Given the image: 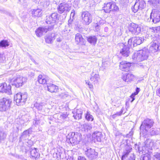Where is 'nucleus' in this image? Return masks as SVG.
Segmentation results:
<instances>
[{"label":"nucleus","mask_w":160,"mask_h":160,"mask_svg":"<svg viewBox=\"0 0 160 160\" xmlns=\"http://www.w3.org/2000/svg\"><path fill=\"white\" fill-rule=\"evenodd\" d=\"M148 55V50L147 49H144L134 53L132 56V58L134 62H140L147 59Z\"/></svg>","instance_id":"nucleus-1"},{"label":"nucleus","mask_w":160,"mask_h":160,"mask_svg":"<svg viewBox=\"0 0 160 160\" xmlns=\"http://www.w3.org/2000/svg\"><path fill=\"white\" fill-rule=\"evenodd\" d=\"M27 79L20 75H17L14 77L10 81V83L17 88L22 86L27 81Z\"/></svg>","instance_id":"nucleus-2"},{"label":"nucleus","mask_w":160,"mask_h":160,"mask_svg":"<svg viewBox=\"0 0 160 160\" xmlns=\"http://www.w3.org/2000/svg\"><path fill=\"white\" fill-rule=\"evenodd\" d=\"M81 137L82 135L80 133L77 132L70 133L67 137L69 139L70 142L73 146L79 143L81 140Z\"/></svg>","instance_id":"nucleus-3"},{"label":"nucleus","mask_w":160,"mask_h":160,"mask_svg":"<svg viewBox=\"0 0 160 160\" xmlns=\"http://www.w3.org/2000/svg\"><path fill=\"white\" fill-rule=\"evenodd\" d=\"M83 150L85 151V154L90 160L96 159L98 157V153L94 149H92L86 145L84 146Z\"/></svg>","instance_id":"nucleus-4"},{"label":"nucleus","mask_w":160,"mask_h":160,"mask_svg":"<svg viewBox=\"0 0 160 160\" xmlns=\"http://www.w3.org/2000/svg\"><path fill=\"white\" fill-rule=\"evenodd\" d=\"M28 95L26 93H18L14 97L18 105H23L26 101Z\"/></svg>","instance_id":"nucleus-5"},{"label":"nucleus","mask_w":160,"mask_h":160,"mask_svg":"<svg viewBox=\"0 0 160 160\" xmlns=\"http://www.w3.org/2000/svg\"><path fill=\"white\" fill-rule=\"evenodd\" d=\"M12 102L11 100L6 98H3L0 99V111L5 112L10 108Z\"/></svg>","instance_id":"nucleus-6"},{"label":"nucleus","mask_w":160,"mask_h":160,"mask_svg":"<svg viewBox=\"0 0 160 160\" xmlns=\"http://www.w3.org/2000/svg\"><path fill=\"white\" fill-rule=\"evenodd\" d=\"M53 28V25L40 27L36 30L35 33L37 37H40L48 31L52 30Z\"/></svg>","instance_id":"nucleus-7"},{"label":"nucleus","mask_w":160,"mask_h":160,"mask_svg":"<svg viewBox=\"0 0 160 160\" xmlns=\"http://www.w3.org/2000/svg\"><path fill=\"white\" fill-rule=\"evenodd\" d=\"M81 18L82 23L85 25H88L92 22V15L88 11L82 12L81 14Z\"/></svg>","instance_id":"nucleus-8"},{"label":"nucleus","mask_w":160,"mask_h":160,"mask_svg":"<svg viewBox=\"0 0 160 160\" xmlns=\"http://www.w3.org/2000/svg\"><path fill=\"white\" fill-rule=\"evenodd\" d=\"M150 21L154 23L160 21V12L157 9H153L150 14Z\"/></svg>","instance_id":"nucleus-9"},{"label":"nucleus","mask_w":160,"mask_h":160,"mask_svg":"<svg viewBox=\"0 0 160 160\" xmlns=\"http://www.w3.org/2000/svg\"><path fill=\"white\" fill-rule=\"evenodd\" d=\"M146 4L143 0H137L133 7H132L133 12H137L138 10H142L146 7Z\"/></svg>","instance_id":"nucleus-10"},{"label":"nucleus","mask_w":160,"mask_h":160,"mask_svg":"<svg viewBox=\"0 0 160 160\" xmlns=\"http://www.w3.org/2000/svg\"><path fill=\"white\" fill-rule=\"evenodd\" d=\"M71 5L67 3L63 2L60 3L58 6L57 9L59 13H62L69 12L71 9Z\"/></svg>","instance_id":"nucleus-11"},{"label":"nucleus","mask_w":160,"mask_h":160,"mask_svg":"<svg viewBox=\"0 0 160 160\" xmlns=\"http://www.w3.org/2000/svg\"><path fill=\"white\" fill-rule=\"evenodd\" d=\"M127 44L125 43H119V46L121 48L120 51V53L123 57H127L129 56L130 53L129 47L127 46Z\"/></svg>","instance_id":"nucleus-12"},{"label":"nucleus","mask_w":160,"mask_h":160,"mask_svg":"<svg viewBox=\"0 0 160 160\" xmlns=\"http://www.w3.org/2000/svg\"><path fill=\"white\" fill-rule=\"evenodd\" d=\"M154 123V122L153 120L147 118L142 122L140 128L144 129L146 131L148 132V130L153 126Z\"/></svg>","instance_id":"nucleus-13"},{"label":"nucleus","mask_w":160,"mask_h":160,"mask_svg":"<svg viewBox=\"0 0 160 160\" xmlns=\"http://www.w3.org/2000/svg\"><path fill=\"white\" fill-rule=\"evenodd\" d=\"M58 14L57 13H52L50 15L46 17V22L47 24L54 25L58 20Z\"/></svg>","instance_id":"nucleus-14"},{"label":"nucleus","mask_w":160,"mask_h":160,"mask_svg":"<svg viewBox=\"0 0 160 160\" xmlns=\"http://www.w3.org/2000/svg\"><path fill=\"white\" fill-rule=\"evenodd\" d=\"M128 28L129 31L133 34H138L141 31L140 27L134 23H130Z\"/></svg>","instance_id":"nucleus-15"},{"label":"nucleus","mask_w":160,"mask_h":160,"mask_svg":"<svg viewBox=\"0 0 160 160\" xmlns=\"http://www.w3.org/2000/svg\"><path fill=\"white\" fill-rule=\"evenodd\" d=\"M11 87L10 85H7L6 83H0V92H5L8 94H11Z\"/></svg>","instance_id":"nucleus-16"},{"label":"nucleus","mask_w":160,"mask_h":160,"mask_svg":"<svg viewBox=\"0 0 160 160\" xmlns=\"http://www.w3.org/2000/svg\"><path fill=\"white\" fill-rule=\"evenodd\" d=\"M150 52L154 53L156 52L160 51V46L158 41L154 40L153 42L151 44L149 48Z\"/></svg>","instance_id":"nucleus-17"},{"label":"nucleus","mask_w":160,"mask_h":160,"mask_svg":"<svg viewBox=\"0 0 160 160\" xmlns=\"http://www.w3.org/2000/svg\"><path fill=\"white\" fill-rule=\"evenodd\" d=\"M131 63L126 61H122L120 63V69L122 71H128L130 69Z\"/></svg>","instance_id":"nucleus-18"},{"label":"nucleus","mask_w":160,"mask_h":160,"mask_svg":"<svg viewBox=\"0 0 160 160\" xmlns=\"http://www.w3.org/2000/svg\"><path fill=\"white\" fill-rule=\"evenodd\" d=\"M145 145L146 148L149 150H152L156 145V142H154L153 140L147 139L145 142Z\"/></svg>","instance_id":"nucleus-19"},{"label":"nucleus","mask_w":160,"mask_h":160,"mask_svg":"<svg viewBox=\"0 0 160 160\" xmlns=\"http://www.w3.org/2000/svg\"><path fill=\"white\" fill-rule=\"evenodd\" d=\"M134 77V76L132 74L126 73L123 75L122 78L125 82H128L132 81Z\"/></svg>","instance_id":"nucleus-20"},{"label":"nucleus","mask_w":160,"mask_h":160,"mask_svg":"<svg viewBox=\"0 0 160 160\" xmlns=\"http://www.w3.org/2000/svg\"><path fill=\"white\" fill-rule=\"evenodd\" d=\"M55 37L56 35L54 33L47 35L45 37V42L47 43H52L55 39Z\"/></svg>","instance_id":"nucleus-21"},{"label":"nucleus","mask_w":160,"mask_h":160,"mask_svg":"<svg viewBox=\"0 0 160 160\" xmlns=\"http://www.w3.org/2000/svg\"><path fill=\"white\" fill-rule=\"evenodd\" d=\"M38 82L41 84H48L47 82H49V78L48 77H46L42 75H40L38 78Z\"/></svg>","instance_id":"nucleus-22"},{"label":"nucleus","mask_w":160,"mask_h":160,"mask_svg":"<svg viewBox=\"0 0 160 160\" xmlns=\"http://www.w3.org/2000/svg\"><path fill=\"white\" fill-rule=\"evenodd\" d=\"M92 128V125L90 124H85L81 126V130L85 133H88Z\"/></svg>","instance_id":"nucleus-23"},{"label":"nucleus","mask_w":160,"mask_h":160,"mask_svg":"<svg viewBox=\"0 0 160 160\" xmlns=\"http://www.w3.org/2000/svg\"><path fill=\"white\" fill-rule=\"evenodd\" d=\"M134 47L140 44L144 40L143 38L139 37H132Z\"/></svg>","instance_id":"nucleus-24"},{"label":"nucleus","mask_w":160,"mask_h":160,"mask_svg":"<svg viewBox=\"0 0 160 160\" xmlns=\"http://www.w3.org/2000/svg\"><path fill=\"white\" fill-rule=\"evenodd\" d=\"M73 113V117L74 119L76 120H79L81 118L82 111L81 109L77 110L76 111H74Z\"/></svg>","instance_id":"nucleus-25"},{"label":"nucleus","mask_w":160,"mask_h":160,"mask_svg":"<svg viewBox=\"0 0 160 160\" xmlns=\"http://www.w3.org/2000/svg\"><path fill=\"white\" fill-rule=\"evenodd\" d=\"M47 87L48 90L52 93L57 92L58 89V86L51 83L47 84Z\"/></svg>","instance_id":"nucleus-26"},{"label":"nucleus","mask_w":160,"mask_h":160,"mask_svg":"<svg viewBox=\"0 0 160 160\" xmlns=\"http://www.w3.org/2000/svg\"><path fill=\"white\" fill-rule=\"evenodd\" d=\"M46 105V103L43 102L40 103L36 102L34 104V107L36 108L38 110L42 111V112L45 111L44 108Z\"/></svg>","instance_id":"nucleus-27"},{"label":"nucleus","mask_w":160,"mask_h":160,"mask_svg":"<svg viewBox=\"0 0 160 160\" xmlns=\"http://www.w3.org/2000/svg\"><path fill=\"white\" fill-rule=\"evenodd\" d=\"M102 133L101 132H95L92 134V137L98 142H101Z\"/></svg>","instance_id":"nucleus-28"},{"label":"nucleus","mask_w":160,"mask_h":160,"mask_svg":"<svg viewBox=\"0 0 160 160\" xmlns=\"http://www.w3.org/2000/svg\"><path fill=\"white\" fill-rule=\"evenodd\" d=\"M87 40L90 44L95 45L96 43L97 39L95 36H89L87 37Z\"/></svg>","instance_id":"nucleus-29"},{"label":"nucleus","mask_w":160,"mask_h":160,"mask_svg":"<svg viewBox=\"0 0 160 160\" xmlns=\"http://www.w3.org/2000/svg\"><path fill=\"white\" fill-rule=\"evenodd\" d=\"M160 129L158 128H152L149 132V135L151 136L158 135L159 134Z\"/></svg>","instance_id":"nucleus-30"},{"label":"nucleus","mask_w":160,"mask_h":160,"mask_svg":"<svg viewBox=\"0 0 160 160\" xmlns=\"http://www.w3.org/2000/svg\"><path fill=\"white\" fill-rule=\"evenodd\" d=\"M111 6L110 8V12H118L119 11V8L114 2H111Z\"/></svg>","instance_id":"nucleus-31"},{"label":"nucleus","mask_w":160,"mask_h":160,"mask_svg":"<svg viewBox=\"0 0 160 160\" xmlns=\"http://www.w3.org/2000/svg\"><path fill=\"white\" fill-rule=\"evenodd\" d=\"M83 39L82 35L80 33H77L76 35L75 40L77 44H78L80 42H82Z\"/></svg>","instance_id":"nucleus-32"},{"label":"nucleus","mask_w":160,"mask_h":160,"mask_svg":"<svg viewBox=\"0 0 160 160\" xmlns=\"http://www.w3.org/2000/svg\"><path fill=\"white\" fill-rule=\"evenodd\" d=\"M32 13L33 16L39 17L41 16L42 12L41 10L40 9H38L35 10H33L32 11Z\"/></svg>","instance_id":"nucleus-33"},{"label":"nucleus","mask_w":160,"mask_h":160,"mask_svg":"<svg viewBox=\"0 0 160 160\" xmlns=\"http://www.w3.org/2000/svg\"><path fill=\"white\" fill-rule=\"evenodd\" d=\"M110 3L111 2L104 4V6L103 8V10L106 13H110V6H111Z\"/></svg>","instance_id":"nucleus-34"},{"label":"nucleus","mask_w":160,"mask_h":160,"mask_svg":"<svg viewBox=\"0 0 160 160\" xmlns=\"http://www.w3.org/2000/svg\"><path fill=\"white\" fill-rule=\"evenodd\" d=\"M37 149L35 148H34L33 149L32 148L31 149L30 153L32 157L37 158L39 156V154L37 151Z\"/></svg>","instance_id":"nucleus-35"},{"label":"nucleus","mask_w":160,"mask_h":160,"mask_svg":"<svg viewBox=\"0 0 160 160\" xmlns=\"http://www.w3.org/2000/svg\"><path fill=\"white\" fill-rule=\"evenodd\" d=\"M32 128H29V129L24 131L22 134L21 138H26L29 136L30 132L32 131Z\"/></svg>","instance_id":"nucleus-36"},{"label":"nucleus","mask_w":160,"mask_h":160,"mask_svg":"<svg viewBox=\"0 0 160 160\" xmlns=\"http://www.w3.org/2000/svg\"><path fill=\"white\" fill-rule=\"evenodd\" d=\"M91 77L90 78V80L92 82L98 81L99 78V75L97 74H94L93 72L91 74Z\"/></svg>","instance_id":"nucleus-37"},{"label":"nucleus","mask_w":160,"mask_h":160,"mask_svg":"<svg viewBox=\"0 0 160 160\" xmlns=\"http://www.w3.org/2000/svg\"><path fill=\"white\" fill-rule=\"evenodd\" d=\"M68 115L67 113H62L58 117V119L61 122H63L68 119Z\"/></svg>","instance_id":"nucleus-38"},{"label":"nucleus","mask_w":160,"mask_h":160,"mask_svg":"<svg viewBox=\"0 0 160 160\" xmlns=\"http://www.w3.org/2000/svg\"><path fill=\"white\" fill-rule=\"evenodd\" d=\"M7 135L2 128H0V142L6 138Z\"/></svg>","instance_id":"nucleus-39"},{"label":"nucleus","mask_w":160,"mask_h":160,"mask_svg":"<svg viewBox=\"0 0 160 160\" xmlns=\"http://www.w3.org/2000/svg\"><path fill=\"white\" fill-rule=\"evenodd\" d=\"M9 45V42L7 40H2L0 42V47L2 48H6Z\"/></svg>","instance_id":"nucleus-40"},{"label":"nucleus","mask_w":160,"mask_h":160,"mask_svg":"<svg viewBox=\"0 0 160 160\" xmlns=\"http://www.w3.org/2000/svg\"><path fill=\"white\" fill-rule=\"evenodd\" d=\"M85 118L88 121H92L94 119L93 117L88 112H87L85 116Z\"/></svg>","instance_id":"nucleus-41"},{"label":"nucleus","mask_w":160,"mask_h":160,"mask_svg":"<svg viewBox=\"0 0 160 160\" xmlns=\"http://www.w3.org/2000/svg\"><path fill=\"white\" fill-rule=\"evenodd\" d=\"M70 30L68 29V26H65L64 28L62 30V32L63 34H67L69 32Z\"/></svg>","instance_id":"nucleus-42"},{"label":"nucleus","mask_w":160,"mask_h":160,"mask_svg":"<svg viewBox=\"0 0 160 160\" xmlns=\"http://www.w3.org/2000/svg\"><path fill=\"white\" fill-rule=\"evenodd\" d=\"M57 157L58 159H63L65 157V154L64 153L62 152H58L56 153Z\"/></svg>","instance_id":"nucleus-43"},{"label":"nucleus","mask_w":160,"mask_h":160,"mask_svg":"<svg viewBox=\"0 0 160 160\" xmlns=\"http://www.w3.org/2000/svg\"><path fill=\"white\" fill-rule=\"evenodd\" d=\"M6 60V58L4 54L0 53V64L4 63Z\"/></svg>","instance_id":"nucleus-44"},{"label":"nucleus","mask_w":160,"mask_h":160,"mask_svg":"<svg viewBox=\"0 0 160 160\" xmlns=\"http://www.w3.org/2000/svg\"><path fill=\"white\" fill-rule=\"evenodd\" d=\"M153 158L154 160H160V154L158 152L154 153Z\"/></svg>","instance_id":"nucleus-45"},{"label":"nucleus","mask_w":160,"mask_h":160,"mask_svg":"<svg viewBox=\"0 0 160 160\" xmlns=\"http://www.w3.org/2000/svg\"><path fill=\"white\" fill-rule=\"evenodd\" d=\"M130 152L129 150H126V151L123 152V154L122 156V159L125 158L127 157L129 153Z\"/></svg>","instance_id":"nucleus-46"},{"label":"nucleus","mask_w":160,"mask_h":160,"mask_svg":"<svg viewBox=\"0 0 160 160\" xmlns=\"http://www.w3.org/2000/svg\"><path fill=\"white\" fill-rule=\"evenodd\" d=\"M132 43H133V40H132V38L128 40V43H126L127 44V46L129 47L130 48V47L131 46Z\"/></svg>","instance_id":"nucleus-47"},{"label":"nucleus","mask_w":160,"mask_h":160,"mask_svg":"<svg viewBox=\"0 0 160 160\" xmlns=\"http://www.w3.org/2000/svg\"><path fill=\"white\" fill-rule=\"evenodd\" d=\"M152 5L154 7H156L157 6V4L160 3V0H152Z\"/></svg>","instance_id":"nucleus-48"},{"label":"nucleus","mask_w":160,"mask_h":160,"mask_svg":"<svg viewBox=\"0 0 160 160\" xmlns=\"http://www.w3.org/2000/svg\"><path fill=\"white\" fill-rule=\"evenodd\" d=\"M142 160H151L150 156L149 155L144 156L143 157Z\"/></svg>","instance_id":"nucleus-49"},{"label":"nucleus","mask_w":160,"mask_h":160,"mask_svg":"<svg viewBox=\"0 0 160 160\" xmlns=\"http://www.w3.org/2000/svg\"><path fill=\"white\" fill-rule=\"evenodd\" d=\"M136 94L135 93H133L132 94V95L130 96V97L132 98V100L131 101V102H132L133 101L135 100L134 96L136 95Z\"/></svg>","instance_id":"nucleus-50"},{"label":"nucleus","mask_w":160,"mask_h":160,"mask_svg":"<svg viewBox=\"0 0 160 160\" xmlns=\"http://www.w3.org/2000/svg\"><path fill=\"white\" fill-rule=\"evenodd\" d=\"M78 160H87L86 158L83 156H79L78 158Z\"/></svg>","instance_id":"nucleus-51"},{"label":"nucleus","mask_w":160,"mask_h":160,"mask_svg":"<svg viewBox=\"0 0 160 160\" xmlns=\"http://www.w3.org/2000/svg\"><path fill=\"white\" fill-rule=\"evenodd\" d=\"M135 157L134 155H131L130 157L129 160H135Z\"/></svg>","instance_id":"nucleus-52"},{"label":"nucleus","mask_w":160,"mask_h":160,"mask_svg":"<svg viewBox=\"0 0 160 160\" xmlns=\"http://www.w3.org/2000/svg\"><path fill=\"white\" fill-rule=\"evenodd\" d=\"M75 11L74 10H72V12H71V14H70V17L72 16L73 18L74 16V15L75 14Z\"/></svg>","instance_id":"nucleus-53"},{"label":"nucleus","mask_w":160,"mask_h":160,"mask_svg":"<svg viewBox=\"0 0 160 160\" xmlns=\"http://www.w3.org/2000/svg\"><path fill=\"white\" fill-rule=\"evenodd\" d=\"M123 112V110L122 109L120 111L118 112H117L115 114H116V116L118 115V116H120L122 113Z\"/></svg>","instance_id":"nucleus-54"},{"label":"nucleus","mask_w":160,"mask_h":160,"mask_svg":"<svg viewBox=\"0 0 160 160\" xmlns=\"http://www.w3.org/2000/svg\"><path fill=\"white\" fill-rule=\"evenodd\" d=\"M155 30L156 31V32H160V27L158 26L156 27L155 28Z\"/></svg>","instance_id":"nucleus-55"},{"label":"nucleus","mask_w":160,"mask_h":160,"mask_svg":"<svg viewBox=\"0 0 160 160\" xmlns=\"http://www.w3.org/2000/svg\"><path fill=\"white\" fill-rule=\"evenodd\" d=\"M88 85L89 88H93V85L89 82H88Z\"/></svg>","instance_id":"nucleus-56"},{"label":"nucleus","mask_w":160,"mask_h":160,"mask_svg":"<svg viewBox=\"0 0 160 160\" xmlns=\"http://www.w3.org/2000/svg\"><path fill=\"white\" fill-rule=\"evenodd\" d=\"M136 92L134 93H135L136 95H137L138 94V93L139 92V88H137L136 89Z\"/></svg>","instance_id":"nucleus-57"},{"label":"nucleus","mask_w":160,"mask_h":160,"mask_svg":"<svg viewBox=\"0 0 160 160\" xmlns=\"http://www.w3.org/2000/svg\"><path fill=\"white\" fill-rule=\"evenodd\" d=\"M40 123L39 121L37 120L34 121H33V123L35 125H38Z\"/></svg>","instance_id":"nucleus-58"},{"label":"nucleus","mask_w":160,"mask_h":160,"mask_svg":"<svg viewBox=\"0 0 160 160\" xmlns=\"http://www.w3.org/2000/svg\"><path fill=\"white\" fill-rule=\"evenodd\" d=\"M157 93L158 95H160V88H159L157 91Z\"/></svg>","instance_id":"nucleus-59"},{"label":"nucleus","mask_w":160,"mask_h":160,"mask_svg":"<svg viewBox=\"0 0 160 160\" xmlns=\"http://www.w3.org/2000/svg\"><path fill=\"white\" fill-rule=\"evenodd\" d=\"M57 42H60L61 41V39L60 38H58L56 40Z\"/></svg>","instance_id":"nucleus-60"},{"label":"nucleus","mask_w":160,"mask_h":160,"mask_svg":"<svg viewBox=\"0 0 160 160\" xmlns=\"http://www.w3.org/2000/svg\"><path fill=\"white\" fill-rule=\"evenodd\" d=\"M116 116V114H114L112 116V117L113 118H115Z\"/></svg>","instance_id":"nucleus-61"},{"label":"nucleus","mask_w":160,"mask_h":160,"mask_svg":"<svg viewBox=\"0 0 160 160\" xmlns=\"http://www.w3.org/2000/svg\"><path fill=\"white\" fill-rule=\"evenodd\" d=\"M67 160H73V158H72L71 157H70V158H68Z\"/></svg>","instance_id":"nucleus-62"},{"label":"nucleus","mask_w":160,"mask_h":160,"mask_svg":"<svg viewBox=\"0 0 160 160\" xmlns=\"http://www.w3.org/2000/svg\"><path fill=\"white\" fill-rule=\"evenodd\" d=\"M72 22V20H68V22L69 23V24L70 23H71V22Z\"/></svg>","instance_id":"nucleus-63"},{"label":"nucleus","mask_w":160,"mask_h":160,"mask_svg":"<svg viewBox=\"0 0 160 160\" xmlns=\"http://www.w3.org/2000/svg\"><path fill=\"white\" fill-rule=\"evenodd\" d=\"M30 58L31 59V60L33 61L34 62H35V61L34 60H33L31 57Z\"/></svg>","instance_id":"nucleus-64"}]
</instances>
